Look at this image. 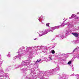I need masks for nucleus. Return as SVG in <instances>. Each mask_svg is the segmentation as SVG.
Masks as SVG:
<instances>
[{
	"label": "nucleus",
	"instance_id": "nucleus-8",
	"mask_svg": "<svg viewBox=\"0 0 79 79\" xmlns=\"http://www.w3.org/2000/svg\"><path fill=\"white\" fill-rule=\"evenodd\" d=\"M75 50H76V49H75L73 51V52H74V51H75Z\"/></svg>",
	"mask_w": 79,
	"mask_h": 79
},
{
	"label": "nucleus",
	"instance_id": "nucleus-5",
	"mask_svg": "<svg viewBox=\"0 0 79 79\" xmlns=\"http://www.w3.org/2000/svg\"><path fill=\"white\" fill-rule=\"evenodd\" d=\"M46 26H48V27H50L49 26V23H48L47 24H46Z\"/></svg>",
	"mask_w": 79,
	"mask_h": 79
},
{
	"label": "nucleus",
	"instance_id": "nucleus-10",
	"mask_svg": "<svg viewBox=\"0 0 79 79\" xmlns=\"http://www.w3.org/2000/svg\"><path fill=\"white\" fill-rule=\"evenodd\" d=\"M69 19H71V18L70 17V18H69Z\"/></svg>",
	"mask_w": 79,
	"mask_h": 79
},
{
	"label": "nucleus",
	"instance_id": "nucleus-7",
	"mask_svg": "<svg viewBox=\"0 0 79 79\" xmlns=\"http://www.w3.org/2000/svg\"><path fill=\"white\" fill-rule=\"evenodd\" d=\"M37 40V38H35V39H34V40Z\"/></svg>",
	"mask_w": 79,
	"mask_h": 79
},
{
	"label": "nucleus",
	"instance_id": "nucleus-9",
	"mask_svg": "<svg viewBox=\"0 0 79 79\" xmlns=\"http://www.w3.org/2000/svg\"><path fill=\"white\" fill-rule=\"evenodd\" d=\"M48 32L45 33V34H47Z\"/></svg>",
	"mask_w": 79,
	"mask_h": 79
},
{
	"label": "nucleus",
	"instance_id": "nucleus-11",
	"mask_svg": "<svg viewBox=\"0 0 79 79\" xmlns=\"http://www.w3.org/2000/svg\"><path fill=\"white\" fill-rule=\"evenodd\" d=\"M78 14H79V13H78Z\"/></svg>",
	"mask_w": 79,
	"mask_h": 79
},
{
	"label": "nucleus",
	"instance_id": "nucleus-1",
	"mask_svg": "<svg viewBox=\"0 0 79 79\" xmlns=\"http://www.w3.org/2000/svg\"><path fill=\"white\" fill-rule=\"evenodd\" d=\"M72 34H73L74 36L76 37H78L79 36V34L77 33H72Z\"/></svg>",
	"mask_w": 79,
	"mask_h": 79
},
{
	"label": "nucleus",
	"instance_id": "nucleus-3",
	"mask_svg": "<svg viewBox=\"0 0 79 79\" xmlns=\"http://www.w3.org/2000/svg\"><path fill=\"white\" fill-rule=\"evenodd\" d=\"M52 53V54H54V53H55V51L54 50H52L51 51Z\"/></svg>",
	"mask_w": 79,
	"mask_h": 79
},
{
	"label": "nucleus",
	"instance_id": "nucleus-4",
	"mask_svg": "<svg viewBox=\"0 0 79 79\" xmlns=\"http://www.w3.org/2000/svg\"><path fill=\"white\" fill-rule=\"evenodd\" d=\"M41 60H42L41 59L39 60V59H38L37 60V61L36 62V63H38V62H40V61H41Z\"/></svg>",
	"mask_w": 79,
	"mask_h": 79
},
{
	"label": "nucleus",
	"instance_id": "nucleus-6",
	"mask_svg": "<svg viewBox=\"0 0 79 79\" xmlns=\"http://www.w3.org/2000/svg\"><path fill=\"white\" fill-rule=\"evenodd\" d=\"M49 60H52V57H49Z\"/></svg>",
	"mask_w": 79,
	"mask_h": 79
},
{
	"label": "nucleus",
	"instance_id": "nucleus-2",
	"mask_svg": "<svg viewBox=\"0 0 79 79\" xmlns=\"http://www.w3.org/2000/svg\"><path fill=\"white\" fill-rule=\"evenodd\" d=\"M71 63H72V61L70 60L68 63L67 64H71Z\"/></svg>",
	"mask_w": 79,
	"mask_h": 79
}]
</instances>
